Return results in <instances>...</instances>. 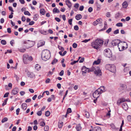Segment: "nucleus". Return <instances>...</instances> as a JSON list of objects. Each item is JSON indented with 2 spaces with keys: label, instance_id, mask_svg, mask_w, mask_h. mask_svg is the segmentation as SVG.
Segmentation results:
<instances>
[{
  "label": "nucleus",
  "instance_id": "obj_1",
  "mask_svg": "<svg viewBox=\"0 0 131 131\" xmlns=\"http://www.w3.org/2000/svg\"><path fill=\"white\" fill-rule=\"evenodd\" d=\"M105 91L104 86H101L93 93V96L94 98L97 99L99 97L101 94Z\"/></svg>",
  "mask_w": 131,
  "mask_h": 131
},
{
  "label": "nucleus",
  "instance_id": "obj_2",
  "mask_svg": "<svg viewBox=\"0 0 131 131\" xmlns=\"http://www.w3.org/2000/svg\"><path fill=\"white\" fill-rule=\"evenodd\" d=\"M103 41L101 39L96 40L92 43V46L93 48L96 49H98L101 45L103 44Z\"/></svg>",
  "mask_w": 131,
  "mask_h": 131
},
{
  "label": "nucleus",
  "instance_id": "obj_3",
  "mask_svg": "<svg viewBox=\"0 0 131 131\" xmlns=\"http://www.w3.org/2000/svg\"><path fill=\"white\" fill-rule=\"evenodd\" d=\"M50 52L49 50L46 49L42 51L41 57L43 60L46 61L50 58Z\"/></svg>",
  "mask_w": 131,
  "mask_h": 131
},
{
  "label": "nucleus",
  "instance_id": "obj_4",
  "mask_svg": "<svg viewBox=\"0 0 131 131\" xmlns=\"http://www.w3.org/2000/svg\"><path fill=\"white\" fill-rule=\"evenodd\" d=\"M94 71V73L97 75L99 76L102 75V73L101 70L99 67H96L95 68L94 67H93L88 70V72L89 73L90 72L92 71Z\"/></svg>",
  "mask_w": 131,
  "mask_h": 131
},
{
  "label": "nucleus",
  "instance_id": "obj_5",
  "mask_svg": "<svg viewBox=\"0 0 131 131\" xmlns=\"http://www.w3.org/2000/svg\"><path fill=\"white\" fill-rule=\"evenodd\" d=\"M119 50L120 51H122L125 49L127 48L128 47L127 44L125 42L120 41V43L117 46Z\"/></svg>",
  "mask_w": 131,
  "mask_h": 131
},
{
  "label": "nucleus",
  "instance_id": "obj_6",
  "mask_svg": "<svg viewBox=\"0 0 131 131\" xmlns=\"http://www.w3.org/2000/svg\"><path fill=\"white\" fill-rule=\"evenodd\" d=\"M104 54L106 57L108 58H110L112 56L111 51L109 48H107L104 51Z\"/></svg>",
  "mask_w": 131,
  "mask_h": 131
},
{
  "label": "nucleus",
  "instance_id": "obj_7",
  "mask_svg": "<svg viewBox=\"0 0 131 131\" xmlns=\"http://www.w3.org/2000/svg\"><path fill=\"white\" fill-rule=\"evenodd\" d=\"M126 88L127 86L126 85L120 84L118 90L119 92H123L126 90Z\"/></svg>",
  "mask_w": 131,
  "mask_h": 131
},
{
  "label": "nucleus",
  "instance_id": "obj_8",
  "mask_svg": "<svg viewBox=\"0 0 131 131\" xmlns=\"http://www.w3.org/2000/svg\"><path fill=\"white\" fill-rule=\"evenodd\" d=\"M121 41L119 39H115L112 41L111 44L113 46L116 45L118 46Z\"/></svg>",
  "mask_w": 131,
  "mask_h": 131
},
{
  "label": "nucleus",
  "instance_id": "obj_9",
  "mask_svg": "<svg viewBox=\"0 0 131 131\" xmlns=\"http://www.w3.org/2000/svg\"><path fill=\"white\" fill-rule=\"evenodd\" d=\"M28 56L27 54H24L23 56V60L24 63L26 64L28 63Z\"/></svg>",
  "mask_w": 131,
  "mask_h": 131
},
{
  "label": "nucleus",
  "instance_id": "obj_10",
  "mask_svg": "<svg viewBox=\"0 0 131 131\" xmlns=\"http://www.w3.org/2000/svg\"><path fill=\"white\" fill-rule=\"evenodd\" d=\"M19 89L18 88L15 87L14 89L12 92V94L13 95H15L18 92Z\"/></svg>",
  "mask_w": 131,
  "mask_h": 131
},
{
  "label": "nucleus",
  "instance_id": "obj_11",
  "mask_svg": "<svg viewBox=\"0 0 131 131\" xmlns=\"http://www.w3.org/2000/svg\"><path fill=\"white\" fill-rule=\"evenodd\" d=\"M102 21V20L101 18H99L97 19L95 21L93 22V24L94 26H96L98 24L100 23Z\"/></svg>",
  "mask_w": 131,
  "mask_h": 131
},
{
  "label": "nucleus",
  "instance_id": "obj_12",
  "mask_svg": "<svg viewBox=\"0 0 131 131\" xmlns=\"http://www.w3.org/2000/svg\"><path fill=\"white\" fill-rule=\"evenodd\" d=\"M28 44L29 45L28 47L29 48H30L32 47L35 44V42L34 41L28 40Z\"/></svg>",
  "mask_w": 131,
  "mask_h": 131
},
{
  "label": "nucleus",
  "instance_id": "obj_13",
  "mask_svg": "<svg viewBox=\"0 0 131 131\" xmlns=\"http://www.w3.org/2000/svg\"><path fill=\"white\" fill-rule=\"evenodd\" d=\"M110 71L112 72H115L116 70V67L114 65H112Z\"/></svg>",
  "mask_w": 131,
  "mask_h": 131
},
{
  "label": "nucleus",
  "instance_id": "obj_14",
  "mask_svg": "<svg viewBox=\"0 0 131 131\" xmlns=\"http://www.w3.org/2000/svg\"><path fill=\"white\" fill-rule=\"evenodd\" d=\"M89 69V68H86L85 66H83L82 69V74H83V73H86L88 72L87 70H88Z\"/></svg>",
  "mask_w": 131,
  "mask_h": 131
},
{
  "label": "nucleus",
  "instance_id": "obj_15",
  "mask_svg": "<svg viewBox=\"0 0 131 131\" xmlns=\"http://www.w3.org/2000/svg\"><path fill=\"white\" fill-rule=\"evenodd\" d=\"M66 3L68 7L70 8H71L72 4L71 2L69 0H67L66 1Z\"/></svg>",
  "mask_w": 131,
  "mask_h": 131
},
{
  "label": "nucleus",
  "instance_id": "obj_16",
  "mask_svg": "<svg viewBox=\"0 0 131 131\" xmlns=\"http://www.w3.org/2000/svg\"><path fill=\"white\" fill-rule=\"evenodd\" d=\"M122 107L123 109L125 110H127L128 109V106L127 104L124 103L122 105Z\"/></svg>",
  "mask_w": 131,
  "mask_h": 131
},
{
  "label": "nucleus",
  "instance_id": "obj_17",
  "mask_svg": "<svg viewBox=\"0 0 131 131\" xmlns=\"http://www.w3.org/2000/svg\"><path fill=\"white\" fill-rule=\"evenodd\" d=\"M75 128L77 131H80L82 128L81 125L80 124L77 125L75 127Z\"/></svg>",
  "mask_w": 131,
  "mask_h": 131
},
{
  "label": "nucleus",
  "instance_id": "obj_18",
  "mask_svg": "<svg viewBox=\"0 0 131 131\" xmlns=\"http://www.w3.org/2000/svg\"><path fill=\"white\" fill-rule=\"evenodd\" d=\"M93 131H101V129L98 126L95 127L93 129Z\"/></svg>",
  "mask_w": 131,
  "mask_h": 131
},
{
  "label": "nucleus",
  "instance_id": "obj_19",
  "mask_svg": "<svg viewBox=\"0 0 131 131\" xmlns=\"http://www.w3.org/2000/svg\"><path fill=\"white\" fill-rule=\"evenodd\" d=\"M82 16L81 14H77L75 17V19L77 20H79L82 18Z\"/></svg>",
  "mask_w": 131,
  "mask_h": 131
},
{
  "label": "nucleus",
  "instance_id": "obj_20",
  "mask_svg": "<svg viewBox=\"0 0 131 131\" xmlns=\"http://www.w3.org/2000/svg\"><path fill=\"white\" fill-rule=\"evenodd\" d=\"M21 106L23 109L24 110H25L27 108V105L26 103H23L22 104Z\"/></svg>",
  "mask_w": 131,
  "mask_h": 131
},
{
  "label": "nucleus",
  "instance_id": "obj_21",
  "mask_svg": "<svg viewBox=\"0 0 131 131\" xmlns=\"http://www.w3.org/2000/svg\"><path fill=\"white\" fill-rule=\"evenodd\" d=\"M123 7L124 8H126L128 6L127 2L126 1H124L122 4Z\"/></svg>",
  "mask_w": 131,
  "mask_h": 131
},
{
  "label": "nucleus",
  "instance_id": "obj_22",
  "mask_svg": "<svg viewBox=\"0 0 131 131\" xmlns=\"http://www.w3.org/2000/svg\"><path fill=\"white\" fill-rule=\"evenodd\" d=\"M35 68L38 71L41 68V66L37 64L35 66Z\"/></svg>",
  "mask_w": 131,
  "mask_h": 131
},
{
  "label": "nucleus",
  "instance_id": "obj_23",
  "mask_svg": "<svg viewBox=\"0 0 131 131\" xmlns=\"http://www.w3.org/2000/svg\"><path fill=\"white\" fill-rule=\"evenodd\" d=\"M53 13H58L60 12V11L57 8L55 7L53 9Z\"/></svg>",
  "mask_w": 131,
  "mask_h": 131
},
{
  "label": "nucleus",
  "instance_id": "obj_24",
  "mask_svg": "<svg viewBox=\"0 0 131 131\" xmlns=\"http://www.w3.org/2000/svg\"><path fill=\"white\" fill-rule=\"evenodd\" d=\"M104 25H105V26H104V28L103 29H101L100 30L101 31H103L105 30L106 29V28H107V23L106 21H105L104 22Z\"/></svg>",
  "mask_w": 131,
  "mask_h": 131
},
{
  "label": "nucleus",
  "instance_id": "obj_25",
  "mask_svg": "<svg viewBox=\"0 0 131 131\" xmlns=\"http://www.w3.org/2000/svg\"><path fill=\"white\" fill-rule=\"evenodd\" d=\"M84 115L85 117L87 118H88L89 117V114L88 112L85 111H84Z\"/></svg>",
  "mask_w": 131,
  "mask_h": 131
},
{
  "label": "nucleus",
  "instance_id": "obj_26",
  "mask_svg": "<svg viewBox=\"0 0 131 131\" xmlns=\"http://www.w3.org/2000/svg\"><path fill=\"white\" fill-rule=\"evenodd\" d=\"M38 15L37 14L34 15L33 18L34 20L36 21L38 18Z\"/></svg>",
  "mask_w": 131,
  "mask_h": 131
},
{
  "label": "nucleus",
  "instance_id": "obj_27",
  "mask_svg": "<svg viewBox=\"0 0 131 131\" xmlns=\"http://www.w3.org/2000/svg\"><path fill=\"white\" fill-rule=\"evenodd\" d=\"M100 62V60L98 59L97 60L95 61H94L93 63V64H99Z\"/></svg>",
  "mask_w": 131,
  "mask_h": 131
},
{
  "label": "nucleus",
  "instance_id": "obj_28",
  "mask_svg": "<svg viewBox=\"0 0 131 131\" xmlns=\"http://www.w3.org/2000/svg\"><path fill=\"white\" fill-rule=\"evenodd\" d=\"M45 42L44 41L40 42L38 44V46L40 47L42 46L45 45Z\"/></svg>",
  "mask_w": 131,
  "mask_h": 131
},
{
  "label": "nucleus",
  "instance_id": "obj_29",
  "mask_svg": "<svg viewBox=\"0 0 131 131\" xmlns=\"http://www.w3.org/2000/svg\"><path fill=\"white\" fill-rule=\"evenodd\" d=\"M63 122H59L58 123V127L59 128H61L63 125Z\"/></svg>",
  "mask_w": 131,
  "mask_h": 131
},
{
  "label": "nucleus",
  "instance_id": "obj_30",
  "mask_svg": "<svg viewBox=\"0 0 131 131\" xmlns=\"http://www.w3.org/2000/svg\"><path fill=\"white\" fill-rule=\"evenodd\" d=\"M112 64H106L105 66V68L106 69L108 70H110V69L111 68V65Z\"/></svg>",
  "mask_w": 131,
  "mask_h": 131
},
{
  "label": "nucleus",
  "instance_id": "obj_31",
  "mask_svg": "<svg viewBox=\"0 0 131 131\" xmlns=\"http://www.w3.org/2000/svg\"><path fill=\"white\" fill-rule=\"evenodd\" d=\"M40 12L42 15H44L45 13V11L43 9H42L40 10Z\"/></svg>",
  "mask_w": 131,
  "mask_h": 131
},
{
  "label": "nucleus",
  "instance_id": "obj_32",
  "mask_svg": "<svg viewBox=\"0 0 131 131\" xmlns=\"http://www.w3.org/2000/svg\"><path fill=\"white\" fill-rule=\"evenodd\" d=\"M57 62L58 60L56 59H54L51 62V64H54L56 63Z\"/></svg>",
  "mask_w": 131,
  "mask_h": 131
},
{
  "label": "nucleus",
  "instance_id": "obj_33",
  "mask_svg": "<svg viewBox=\"0 0 131 131\" xmlns=\"http://www.w3.org/2000/svg\"><path fill=\"white\" fill-rule=\"evenodd\" d=\"M50 112L49 111H47L45 113V115L46 116H49L50 115Z\"/></svg>",
  "mask_w": 131,
  "mask_h": 131
},
{
  "label": "nucleus",
  "instance_id": "obj_34",
  "mask_svg": "<svg viewBox=\"0 0 131 131\" xmlns=\"http://www.w3.org/2000/svg\"><path fill=\"white\" fill-rule=\"evenodd\" d=\"M8 120V118L7 117H5L2 120V122L4 123L7 121Z\"/></svg>",
  "mask_w": 131,
  "mask_h": 131
},
{
  "label": "nucleus",
  "instance_id": "obj_35",
  "mask_svg": "<svg viewBox=\"0 0 131 131\" xmlns=\"http://www.w3.org/2000/svg\"><path fill=\"white\" fill-rule=\"evenodd\" d=\"M1 43L3 45H5L6 44V42L5 40H2L1 41Z\"/></svg>",
  "mask_w": 131,
  "mask_h": 131
},
{
  "label": "nucleus",
  "instance_id": "obj_36",
  "mask_svg": "<svg viewBox=\"0 0 131 131\" xmlns=\"http://www.w3.org/2000/svg\"><path fill=\"white\" fill-rule=\"evenodd\" d=\"M34 74L32 73H30L28 75V77L31 78H33L34 77Z\"/></svg>",
  "mask_w": 131,
  "mask_h": 131
},
{
  "label": "nucleus",
  "instance_id": "obj_37",
  "mask_svg": "<svg viewBox=\"0 0 131 131\" xmlns=\"http://www.w3.org/2000/svg\"><path fill=\"white\" fill-rule=\"evenodd\" d=\"M58 48L59 50H61L62 51H63L64 50V48L63 47L61 46L58 45Z\"/></svg>",
  "mask_w": 131,
  "mask_h": 131
},
{
  "label": "nucleus",
  "instance_id": "obj_38",
  "mask_svg": "<svg viewBox=\"0 0 131 131\" xmlns=\"http://www.w3.org/2000/svg\"><path fill=\"white\" fill-rule=\"evenodd\" d=\"M8 100V98H6V99L5 100L4 102L2 104V105L3 106H4L6 104Z\"/></svg>",
  "mask_w": 131,
  "mask_h": 131
},
{
  "label": "nucleus",
  "instance_id": "obj_39",
  "mask_svg": "<svg viewBox=\"0 0 131 131\" xmlns=\"http://www.w3.org/2000/svg\"><path fill=\"white\" fill-rule=\"evenodd\" d=\"M49 129V127L48 126H45L44 127V130L45 131H48Z\"/></svg>",
  "mask_w": 131,
  "mask_h": 131
},
{
  "label": "nucleus",
  "instance_id": "obj_40",
  "mask_svg": "<svg viewBox=\"0 0 131 131\" xmlns=\"http://www.w3.org/2000/svg\"><path fill=\"white\" fill-rule=\"evenodd\" d=\"M24 14L25 15H27L29 16L31 15L30 14L28 11H25L24 12Z\"/></svg>",
  "mask_w": 131,
  "mask_h": 131
},
{
  "label": "nucleus",
  "instance_id": "obj_41",
  "mask_svg": "<svg viewBox=\"0 0 131 131\" xmlns=\"http://www.w3.org/2000/svg\"><path fill=\"white\" fill-rule=\"evenodd\" d=\"M116 26L118 27H122L123 24L121 23H118L116 24Z\"/></svg>",
  "mask_w": 131,
  "mask_h": 131
},
{
  "label": "nucleus",
  "instance_id": "obj_42",
  "mask_svg": "<svg viewBox=\"0 0 131 131\" xmlns=\"http://www.w3.org/2000/svg\"><path fill=\"white\" fill-rule=\"evenodd\" d=\"M127 119L128 121L129 122H131V116L128 115L127 116Z\"/></svg>",
  "mask_w": 131,
  "mask_h": 131
},
{
  "label": "nucleus",
  "instance_id": "obj_43",
  "mask_svg": "<svg viewBox=\"0 0 131 131\" xmlns=\"http://www.w3.org/2000/svg\"><path fill=\"white\" fill-rule=\"evenodd\" d=\"M112 30V28H109L106 31V32L107 33H109Z\"/></svg>",
  "mask_w": 131,
  "mask_h": 131
},
{
  "label": "nucleus",
  "instance_id": "obj_44",
  "mask_svg": "<svg viewBox=\"0 0 131 131\" xmlns=\"http://www.w3.org/2000/svg\"><path fill=\"white\" fill-rule=\"evenodd\" d=\"M37 114L38 115L40 116L42 114V111L41 110L40 111H38L37 112Z\"/></svg>",
  "mask_w": 131,
  "mask_h": 131
},
{
  "label": "nucleus",
  "instance_id": "obj_45",
  "mask_svg": "<svg viewBox=\"0 0 131 131\" xmlns=\"http://www.w3.org/2000/svg\"><path fill=\"white\" fill-rule=\"evenodd\" d=\"M78 45L77 43H74L72 45V46L74 48H76L77 47Z\"/></svg>",
  "mask_w": 131,
  "mask_h": 131
},
{
  "label": "nucleus",
  "instance_id": "obj_46",
  "mask_svg": "<svg viewBox=\"0 0 131 131\" xmlns=\"http://www.w3.org/2000/svg\"><path fill=\"white\" fill-rule=\"evenodd\" d=\"M72 112L71 110V108H69L68 109L67 113L69 114L71 113Z\"/></svg>",
  "mask_w": 131,
  "mask_h": 131
},
{
  "label": "nucleus",
  "instance_id": "obj_47",
  "mask_svg": "<svg viewBox=\"0 0 131 131\" xmlns=\"http://www.w3.org/2000/svg\"><path fill=\"white\" fill-rule=\"evenodd\" d=\"M32 58L31 56H28V61H31L32 60Z\"/></svg>",
  "mask_w": 131,
  "mask_h": 131
},
{
  "label": "nucleus",
  "instance_id": "obj_48",
  "mask_svg": "<svg viewBox=\"0 0 131 131\" xmlns=\"http://www.w3.org/2000/svg\"><path fill=\"white\" fill-rule=\"evenodd\" d=\"M122 102V101L121 100V99L118 100L117 102V104L118 105H119Z\"/></svg>",
  "mask_w": 131,
  "mask_h": 131
},
{
  "label": "nucleus",
  "instance_id": "obj_49",
  "mask_svg": "<svg viewBox=\"0 0 131 131\" xmlns=\"http://www.w3.org/2000/svg\"><path fill=\"white\" fill-rule=\"evenodd\" d=\"M45 125V123L44 122H41L40 123V125L41 126H44Z\"/></svg>",
  "mask_w": 131,
  "mask_h": 131
},
{
  "label": "nucleus",
  "instance_id": "obj_50",
  "mask_svg": "<svg viewBox=\"0 0 131 131\" xmlns=\"http://www.w3.org/2000/svg\"><path fill=\"white\" fill-rule=\"evenodd\" d=\"M119 33V30L117 29L115 30L113 32V33L114 34H116Z\"/></svg>",
  "mask_w": 131,
  "mask_h": 131
},
{
  "label": "nucleus",
  "instance_id": "obj_51",
  "mask_svg": "<svg viewBox=\"0 0 131 131\" xmlns=\"http://www.w3.org/2000/svg\"><path fill=\"white\" fill-rule=\"evenodd\" d=\"M9 94V92H7L6 93H5L4 96V97H7L8 96V95Z\"/></svg>",
  "mask_w": 131,
  "mask_h": 131
},
{
  "label": "nucleus",
  "instance_id": "obj_52",
  "mask_svg": "<svg viewBox=\"0 0 131 131\" xmlns=\"http://www.w3.org/2000/svg\"><path fill=\"white\" fill-rule=\"evenodd\" d=\"M90 40V39H85L82 41V42H83L86 43Z\"/></svg>",
  "mask_w": 131,
  "mask_h": 131
},
{
  "label": "nucleus",
  "instance_id": "obj_53",
  "mask_svg": "<svg viewBox=\"0 0 131 131\" xmlns=\"http://www.w3.org/2000/svg\"><path fill=\"white\" fill-rule=\"evenodd\" d=\"M74 29L75 30H78L79 29V27L77 25H75L74 27Z\"/></svg>",
  "mask_w": 131,
  "mask_h": 131
},
{
  "label": "nucleus",
  "instance_id": "obj_54",
  "mask_svg": "<svg viewBox=\"0 0 131 131\" xmlns=\"http://www.w3.org/2000/svg\"><path fill=\"white\" fill-rule=\"evenodd\" d=\"M72 19H69L68 20V22L69 24L70 25H72Z\"/></svg>",
  "mask_w": 131,
  "mask_h": 131
},
{
  "label": "nucleus",
  "instance_id": "obj_55",
  "mask_svg": "<svg viewBox=\"0 0 131 131\" xmlns=\"http://www.w3.org/2000/svg\"><path fill=\"white\" fill-rule=\"evenodd\" d=\"M79 61V60L77 61H74L73 62H71L70 64L72 65H73L74 64L77 62Z\"/></svg>",
  "mask_w": 131,
  "mask_h": 131
},
{
  "label": "nucleus",
  "instance_id": "obj_56",
  "mask_svg": "<svg viewBox=\"0 0 131 131\" xmlns=\"http://www.w3.org/2000/svg\"><path fill=\"white\" fill-rule=\"evenodd\" d=\"M92 10H93V8L92 7H90L88 9V11L89 12H90V13L91 12H92Z\"/></svg>",
  "mask_w": 131,
  "mask_h": 131
},
{
  "label": "nucleus",
  "instance_id": "obj_57",
  "mask_svg": "<svg viewBox=\"0 0 131 131\" xmlns=\"http://www.w3.org/2000/svg\"><path fill=\"white\" fill-rule=\"evenodd\" d=\"M84 8V7L83 6H81L79 8V10L82 11L83 10Z\"/></svg>",
  "mask_w": 131,
  "mask_h": 131
},
{
  "label": "nucleus",
  "instance_id": "obj_58",
  "mask_svg": "<svg viewBox=\"0 0 131 131\" xmlns=\"http://www.w3.org/2000/svg\"><path fill=\"white\" fill-rule=\"evenodd\" d=\"M7 32L8 33L10 34L11 33V28H7Z\"/></svg>",
  "mask_w": 131,
  "mask_h": 131
},
{
  "label": "nucleus",
  "instance_id": "obj_59",
  "mask_svg": "<svg viewBox=\"0 0 131 131\" xmlns=\"http://www.w3.org/2000/svg\"><path fill=\"white\" fill-rule=\"evenodd\" d=\"M19 51L21 52H24L25 51L26 49H20Z\"/></svg>",
  "mask_w": 131,
  "mask_h": 131
},
{
  "label": "nucleus",
  "instance_id": "obj_60",
  "mask_svg": "<svg viewBox=\"0 0 131 131\" xmlns=\"http://www.w3.org/2000/svg\"><path fill=\"white\" fill-rule=\"evenodd\" d=\"M79 4L78 3H76L74 5V7L77 8H78L79 7Z\"/></svg>",
  "mask_w": 131,
  "mask_h": 131
},
{
  "label": "nucleus",
  "instance_id": "obj_61",
  "mask_svg": "<svg viewBox=\"0 0 131 131\" xmlns=\"http://www.w3.org/2000/svg\"><path fill=\"white\" fill-rule=\"evenodd\" d=\"M64 74V71L63 70H62L59 73V75L61 76H62Z\"/></svg>",
  "mask_w": 131,
  "mask_h": 131
},
{
  "label": "nucleus",
  "instance_id": "obj_62",
  "mask_svg": "<svg viewBox=\"0 0 131 131\" xmlns=\"http://www.w3.org/2000/svg\"><path fill=\"white\" fill-rule=\"evenodd\" d=\"M55 20L58 22H59L61 21L60 19L58 17L55 18Z\"/></svg>",
  "mask_w": 131,
  "mask_h": 131
},
{
  "label": "nucleus",
  "instance_id": "obj_63",
  "mask_svg": "<svg viewBox=\"0 0 131 131\" xmlns=\"http://www.w3.org/2000/svg\"><path fill=\"white\" fill-rule=\"evenodd\" d=\"M25 92L23 91H21L20 92V94L21 96L25 94Z\"/></svg>",
  "mask_w": 131,
  "mask_h": 131
},
{
  "label": "nucleus",
  "instance_id": "obj_64",
  "mask_svg": "<svg viewBox=\"0 0 131 131\" xmlns=\"http://www.w3.org/2000/svg\"><path fill=\"white\" fill-rule=\"evenodd\" d=\"M88 3L89 4H92L94 3L93 0H90L89 1Z\"/></svg>",
  "mask_w": 131,
  "mask_h": 131
}]
</instances>
